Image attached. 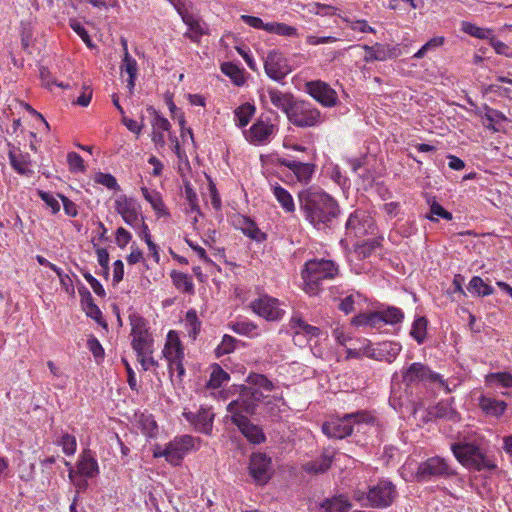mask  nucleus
I'll list each match as a JSON object with an SVG mask.
<instances>
[{
    "label": "nucleus",
    "mask_w": 512,
    "mask_h": 512,
    "mask_svg": "<svg viewBox=\"0 0 512 512\" xmlns=\"http://www.w3.org/2000/svg\"><path fill=\"white\" fill-rule=\"evenodd\" d=\"M289 327L294 333V341L301 335H303L306 340L317 338L321 335L320 328L308 324L299 313L293 314L289 321Z\"/></svg>",
    "instance_id": "aec40b11"
},
{
    "label": "nucleus",
    "mask_w": 512,
    "mask_h": 512,
    "mask_svg": "<svg viewBox=\"0 0 512 512\" xmlns=\"http://www.w3.org/2000/svg\"><path fill=\"white\" fill-rule=\"evenodd\" d=\"M9 160L13 169L19 174L30 176L33 173V171L29 168L30 160L27 154L24 155L22 153L10 151Z\"/></svg>",
    "instance_id": "2f4dec72"
},
{
    "label": "nucleus",
    "mask_w": 512,
    "mask_h": 512,
    "mask_svg": "<svg viewBox=\"0 0 512 512\" xmlns=\"http://www.w3.org/2000/svg\"><path fill=\"white\" fill-rule=\"evenodd\" d=\"M279 164L284 166L295 174L298 181L307 183L310 181L314 171L315 165L311 163H303L300 161L289 160L286 158L279 159Z\"/></svg>",
    "instance_id": "4be33fe9"
},
{
    "label": "nucleus",
    "mask_w": 512,
    "mask_h": 512,
    "mask_svg": "<svg viewBox=\"0 0 512 512\" xmlns=\"http://www.w3.org/2000/svg\"><path fill=\"white\" fill-rule=\"evenodd\" d=\"M238 393V398L228 404V412L232 415L243 413L253 415L264 398L263 393L258 389L245 385L239 386Z\"/></svg>",
    "instance_id": "0eeeda50"
},
{
    "label": "nucleus",
    "mask_w": 512,
    "mask_h": 512,
    "mask_svg": "<svg viewBox=\"0 0 512 512\" xmlns=\"http://www.w3.org/2000/svg\"><path fill=\"white\" fill-rule=\"evenodd\" d=\"M163 355L168 362L174 359L184 358V349L176 332L169 331L163 349Z\"/></svg>",
    "instance_id": "a878e982"
},
{
    "label": "nucleus",
    "mask_w": 512,
    "mask_h": 512,
    "mask_svg": "<svg viewBox=\"0 0 512 512\" xmlns=\"http://www.w3.org/2000/svg\"><path fill=\"white\" fill-rule=\"evenodd\" d=\"M143 197L151 204L152 208L159 215H168L163 200L159 192L155 190H149L146 187L141 188Z\"/></svg>",
    "instance_id": "f704fd0d"
},
{
    "label": "nucleus",
    "mask_w": 512,
    "mask_h": 512,
    "mask_svg": "<svg viewBox=\"0 0 512 512\" xmlns=\"http://www.w3.org/2000/svg\"><path fill=\"white\" fill-rule=\"evenodd\" d=\"M268 95L272 104L278 109H281L286 114V116L293 106V103L296 101L292 94L283 93L273 88L268 89Z\"/></svg>",
    "instance_id": "bb28decb"
},
{
    "label": "nucleus",
    "mask_w": 512,
    "mask_h": 512,
    "mask_svg": "<svg viewBox=\"0 0 512 512\" xmlns=\"http://www.w3.org/2000/svg\"><path fill=\"white\" fill-rule=\"evenodd\" d=\"M83 276L85 280L90 284L91 288L93 289L96 295L100 297H104L106 295L103 286L94 276H92L89 272H84Z\"/></svg>",
    "instance_id": "338daca9"
},
{
    "label": "nucleus",
    "mask_w": 512,
    "mask_h": 512,
    "mask_svg": "<svg viewBox=\"0 0 512 512\" xmlns=\"http://www.w3.org/2000/svg\"><path fill=\"white\" fill-rule=\"evenodd\" d=\"M231 329L237 334L250 336L256 331L257 325L251 321L244 320L233 323Z\"/></svg>",
    "instance_id": "4d7b16f0"
},
{
    "label": "nucleus",
    "mask_w": 512,
    "mask_h": 512,
    "mask_svg": "<svg viewBox=\"0 0 512 512\" xmlns=\"http://www.w3.org/2000/svg\"><path fill=\"white\" fill-rule=\"evenodd\" d=\"M362 295L359 292L351 293L340 300L338 309L345 314H349L355 311V305L359 304L362 300Z\"/></svg>",
    "instance_id": "a18cd8bd"
},
{
    "label": "nucleus",
    "mask_w": 512,
    "mask_h": 512,
    "mask_svg": "<svg viewBox=\"0 0 512 512\" xmlns=\"http://www.w3.org/2000/svg\"><path fill=\"white\" fill-rule=\"evenodd\" d=\"M239 228L242 232L254 241L262 242L266 239V234L263 233L256 225V223L249 217L242 216L238 219Z\"/></svg>",
    "instance_id": "c756f323"
},
{
    "label": "nucleus",
    "mask_w": 512,
    "mask_h": 512,
    "mask_svg": "<svg viewBox=\"0 0 512 512\" xmlns=\"http://www.w3.org/2000/svg\"><path fill=\"white\" fill-rule=\"evenodd\" d=\"M247 383L249 387L255 389H264L265 391H272L274 389L273 383L263 374L250 373L247 377Z\"/></svg>",
    "instance_id": "a19ab883"
},
{
    "label": "nucleus",
    "mask_w": 512,
    "mask_h": 512,
    "mask_svg": "<svg viewBox=\"0 0 512 512\" xmlns=\"http://www.w3.org/2000/svg\"><path fill=\"white\" fill-rule=\"evenodd\" d=\"M185 325L188 332V335L192 339H196L198 333L200 332L201 322L198 319L197 313L195 310L191 309L186 313Z\"/></svg>",
    "instance_id": "49530a36"
},
{
    "label": "nucleus",
    "mask_w": 512,
    "mask_h": 512,
    "mask_svg": "<svg viewBox=\"0 0 512 512\" xmlns=\"http://www.w3.org/2000/svg\"><path fill=\"white\" fill-rule=\"evenodd\" d=\"M351 324L356 327H369L372 329H380L383 326V319L379 311L359 313L351 319Z\"/></svg>",
    "instance_id": "cd10ccee"
},
{
    "label": "nucleus",
    "mask_w": 512,
    "mask_h": 512,
    "mask_svg": "<svg viewBox=\"0 0 512 512\" xmlns=\"http://www.w3.org/2000/svg\"><path fill=\"white\" fill-rule=\"evenodd\" d=\"M429 413L435 418L455 419L457 417V413L445 404L436 405Z\"/></svg>",
    "instance_id": "bf43d9fd"
},
{
    "label": "nucleus",
    "mask_w": 512,
    "mask_h": 512,
    "mask_svg": "<svg viewBox=\"0 0 512 512\" xmlns=\"http://www.w3.org/2000/svg\"><path fill=\"white\" fill-rule=\"evenodd\" d=\"M485 109L487 111L485 113V118L489 122L486 125V128L489 130H492L494 132L499 131V129L497 127H495L494 123L498 122V121H506L507 120L506 116L501 111L490 108L488 106H486Z\"/></svg>",
    "instance_id": "3c124183"
},
{
    "label": "nucleus",
    "mask_w": 512,
    "mask_h": 512,
    "mask_svg": "<svg viewBox=\"0 0 512 512\" xmlns=\"http://www.w3.org/2000/svg\"><path fill=\"white\" fill-rule=\"evenodd\" d=\"M456 475V471L445 459L435 456L428 458L419 464L416 477L418 481H428L433 477H450Z\"/></svg>",
    "instance_id": "1a4fd4ad"
},
{
    "label": "nucleus",
    "mask_w": 512,
    "mask_h": 512,
    "mask_svg": "<svg viewBox=\"0 0 512 512\" xmlns=\"http://www.w3.org/2000/svg\"><path fill=\"white\" fill-rule=\"evenodd\" d=\"M305 90L324 107H334L339 102L337 92L324 81H309L305 84Z\"/></svg>",
    "instance_id": "f8f14e48"
},
{
    "label": "nucleus",
    "mask_w": 512,
    "mask_h": 512,
    "mask_svg": "<svg viewBox=\"0 0 512 512\" xmlns=\"http://www.w3.org/2000/svg\"><path fill=\"white\" fill-rule=\"evenodd\" d=\"M151 345L148 333L133 336L132 347L138 357L151 353Z\"/></svg>",
    "instance_id": "79ce46f5"
},
{
    "label": "nucleus",
    "mask_w": 512,
    "mask_h": 512,
    "mask_svg": "<svg viewBox=\"0 0 512 512\" xmlns=\"http://www.w3.org/2000/svg\"><path fill=\"white\" fill-rule=\"evenodd\" d=\"M142 430L147 436H154L157 432V424L152 416H142L141 419Z\"/></svg>",
    "instance_id": "0e129e2a"
},
{
    "label": "nucleus",
    "mask_w": 512,
    "mask_h": 512,
    "mask_svg": "<svg viewBox=\"0 0 512 512\" xmlns=\"http://www.w3.org/2000/svg\"><path fill=\"white\" fill-rule=\"evenodd\" d=\"M95 181L99 184L104 185L108 189L119 190L120 187L116 181V178L108 173L99 172L95 175Z\"/></svg>",
    "instance_id": "052dcab7"
},
{
    "label": "nucleus",
    "mask_w": 512,
    "mask_h": 512,
    "mask_svg": "<svg viewBox=\"0 0 512 512\" xmlns=\"http://www.w3.org/2000/svg\"><path fill=\"white\" fill-rule=\"evenodd\" d=\"M376 419L367 411L345 414L322 425V432L329 438L343 439L350 436L355 428L359 432L363 425H374Z\"/></svg>",
    "instance_id": "7ed1b4c3"
},
{
    "label": "nucleus",
    "mask_w": 512,
    "mask_h": 512,
    "mask_svg": "<svg viewBox=\"0 0 512 512\" xmlns=\"http://www.w3.org/2000/svg\"><path fill=\"white\" fill-rule=\"evenodd\" d=\"M379 314L383 319V325H395L401 323L404 319V313L402 310L394 306H389L386 309L380 310Z\"/></svg>",
    "instance_id": "ea45409f"
},
{
    "label": "nucleus",
    "mask_w": 512,
    "mask_h": 512,
    "mask_svg": "<svg viewBox=\"0 0 512 512\" xmlns=\"http://www.w3.org/2000/svg\"><path fill=\"white\" fill-rule=\"evenodd\" d=\"M78 292L81 297V303L85 307L87 316L94 319L98 324L106 328L107 323L103 320L102 312L94 303L90 291L83 284H81V286L78 287Z\"/></svg>",
    "instance_id": "5701e85b"
},
{
    "label": "nucleus",
    "mask_w": 512,
    "mask_h": 512,
    "mask_svg": "<svg viewBox=\"0 0 512 512\" xmlns=\"http://www.w3.org/2000/svg\"><path fill=\"white\" fill-rule=\"evenodd\" d=\"M124 49H125V55L123 58V63L121 66L122 72H126L131 78H136V72H137V62L135 59H133L126 47V42L124 41Z\"/></svg>",
    "instance_id": "13d9d810"
},
{
    "label": "nucleus",
    "mask_w": 512,
    "mask_h": 512,
    "mask_svg": "<svg viewBox=\"0 0 512 512\" xmlns=\"http://www.w3.org/2000/svg\"><path fill=\"white\" fill-rule=\"evenodd\" d=\"M479 406L486 415L493 417L501 416L507 408L506 402L488 396L480 398Z\"/></svg>",
    "instance_id": "c85d7f7f"
},
{
    "label": "nucleus",
    "mask_w": 512,
    "mask_h": 512,
    "mask_svg": "<svg viewBox=\"0 0 512 512\" xmlns=\"http://www.w3.org/2000/svg\"><path fill=\"white\" fill-rule=\"evenodd\" d=\"M185 197L188 201L191 211L199 212L198 206V196L196 192L193 190L190 184H185Z\"/></svg>",
    "instance_id": "69168bd1"
},
{
    "label": "nucleus",
    "mask_w": 512,
    "mask_h": 512,
    "mask_svg": "<svg viewBox=\"0 0 512 512\" xmlns=\"http://www.w3.org/2000/svg\"><path fill=\"white\" fill-rule=\"evenodd\" d=\"M401 345L397 342L385 341L377 344L367 355L378 361L393 362L401 352Z\"/></svg>",
    "instance_id": "412c9836"
},
{
    "label": "nucleus",
    "mask_w": 512,
    "mask_h": 512,
    "mask_svg": "<svg viewBox=\"0 0 512 512\" xmlns=\"http://www.w3.org/2000/svg\"><path fill=\"white\" fill-rule=\"evenodd\" d=\"M287 119L300 128L317 126L322 122L321 112L310 102L296 100L291 107Z\"/></svg>",
    "instance_id": "423d86ee"
},
{
    "label": "nucleus",
    "mask_w": 512,
    "mask_h": 512,
    "mask_svg": "<svg viewBox=\"0 0 512 512\" xmlns=\"http://www.w3.org/2000/svg\"><path fill=\"white\" fill-rule=\"evenodd\" d=\"M326 512H348L351 504L344 496L327 499L322 505Z\"/></svg>",
    "instance_id": "4c0bfd02"
},
{
    "label": "nucleus",
    "mask_w": 512,
    "mask_h": 512,
    "mask_svg": "<svg viewBox=\"0 0 512 512\" xmlns=\"http://www.w3.org/2000/svg\"><path fill=\"white\" fill-rule=\"evenodd\" d=\"M115 210L129 226L136 228L139 220L140 205L134 198L120 195L115 200Z\"/></svg>",
    "instance_id": "f3484780"
},
{
    "label": "nucleus",
    "mask_w": 512,
    "mask_h": 512,
    "mask_svg": "<svg viewBox=\"0 0 512 512\" xmlns=\"http://www.w3.org/2000/svg\"><path fill=\"white\" fill-rule=\"evenodd\" d=\"M67 162L72 172H82L85 169L84 160L76 152H69L67 155Z\"/></svg>",
    "instance_id": "680f3d73"
},
{
    "label": "nucleus",
    "mask_w": 512,
    "mask_h": 512,
    "mask_svg": "<svg viewBox=\"0 0 512 512\" xmlns=\"http://www.w3.org/2000/svg\"><path fill=\"white\" fill-rule=\"evenodd\" d=\"M130 324L132 326V336L148 333L145 319L137 313L129 315Z\"/></svg>",
    "instance_id": "5fc2aeb1"
},
{
    "label": "nucleus",
    "mask_w": 512,
    "mask_h": 512,
    "mask_svg": "<svg viewBox=\"0 0 512 512\" xmlns=\"http://www.w3.org/2000/svg\"><path fill=\"white\" fill-rule=\"evenodd\" d=\"M265 31L269 33H275L281 36H297V29L293 26H289L285 23L271 22L265 27Z\"/></svg>",
    "instance_id": "09e8293b"
},
{
    "label": "nucleus",
    "mask_w": 512,
    "mask_h": 512,
    "mask_svg": "<svg viewBox=\"0 0 512 512\" xmlns=\"http://www.w3.org/2000/svg\"><path fill=\"white\" fill-rule=\"evenodd\" d=\"M78 474L85 478H94L99 474L97 460L91 450H84L77 462Z\"/></svg>",
    "instance_id": "b1692460"
},
{
    "label": "nucleus",
    "mask_w": 512,
    "mask_h": 512,
    "mask_svg": "<svg viewBox=\"0 0 512 512\" xmlns=\"http://www.w3.org/2000/svg\"><path fill=\"white\" fill-rule=\"evenodd\" d=\"M428 321L425 317H417L412 324L410 335L418 344H422L426 338Z\"/></svg>",
    "instance_id": "58836bf2"
},
{
    "label": "nucleus",
    "mask_w": 512,
    "mask_h": 512,
    "mask_svg": "<svg viewBox=\"0 0 512 512\" xmlns=\"http://www.w3.org/2000/svg\"><path fill=\"white\" fill-rule=\"evenodd\" d=\"M337 274L338 267L331 260L313 259L307 261L302 270L305 292L310 295L318 294L321 281L332 279Z\"/></svg>",
    "instance_id": "39448f33"
},
{
    "label": "nucleus",
    "mask_w": 512,
    "mask_h": 512,
    "mask_svg": "<svg viewBox=\"0 0 512 512\" xmlns=\"http://www.w3.org/2000/svg\"><path fill=\"white\" fill-rule=\"evenodd\" d=\"M333 459L334 453L324 450L319 457L306 462L303 465V470L308 474H323L330 469Z\"/></svg>",
    "instance_id": "393cba45"
},
{
    "label": "nucleus",
    "mask_w": 512,
    "mask_h": 512,
    "mask_svg": "<svg viewBox=\"0 0 512 512\" xmlns=\"http://www.w3.org/2000/svg\"><path fill=\"white\" fill-rule=\"evenodd\" d=\"M277 127L271 122L269 117H259L249 130L245 131L246 140L254 145L267 144Z\"/></svg>",
    "instance_id": "9b49d317"
},
{
    "label": "nucleus",
    "mask_w": 512,
    "mask_h": 512,
    "mask_svg": "<svg viewBox=\"0 0 512 512\" xmlns=\"http://www.w3.org/2000/svg\"><path fill=\"white\" fill-rule=\"evenodd\" d=\"M237 340L230 336L224 335L220 345L217 347L218 354H228L234 351Z\"/></svg>",
    "instance_id": "e2e57ef3"
},
{
    "label": "nucleus",
    "mask_w": 512,
    "mask_h": 512,
    "mask_svg": "<svg viewBox=\"0 0 512 512\" xmlns=\"http://www.w3.org/2000/svg\"><path fill=\"white\" fill-rule=\"evenodd\" d=\"M467 290L473 295L484 297L494 293V288L489 284L485 283L484 280L479 276L471 278L467 285Z\"/></svg>",
    "instance_id": "473e14b6"
},
{
    "label": "nucleus",
    "mask_w": 512,
    "mask_h": 512,
    "mask_svg": "<svg viewBox=\"0 0 512 512\" xmlns=\"http://www.w3.org/2000/svg\"><path fill=\"white\" fill-rule=\"evenodd\" d=\"M229 379V374L226 371H224L219 365L216 364L210 375L208 385L209 387L216 389L221 387Z\"/></svg>",
    "instance_id": "8fccbe9b"
},
{
    "label": "nucleus",
    "mask_w": 512,
    "mask_h": 512,
    "mask_svg": "<svg viewBox=\"0 0 512 512\" xmlns=\"http://www.w3.org/2000/svg\"><path fill=\"white\" fill-rule=\"evenodd\" d=\"M183 416L189 421L197 431L209 434L212 430L213 413L207 408H200L197 413L184 412Z\"/></svg>",
    "instance_id": "6ab92c4d"
},
{
    "label": "nucleus",
    "mask_w": 512,
    "mask_h": 512,
    "mask_svg": "<svg viewBox=\"0 0 512 512\" xmlns=\"http://www.w3.org/2000/svg\"><path fill=\"white\" fill-rule=\"evenodd\" d=\"M403 382L406 385H413L420 382H437L440 376L434 373L430 368L420 362L412 363L402 372Z\"/></svg>",
    "instance_id": "dca6fc26"
},
{
    "label": "nucleus",
    "mask_w": 512,
    "mask_h": 512,
    "mask_svg": "<svg viewBox=\"0 0 512 512\" xmlns=\"http://www.w3.org/2000/svg\"><path fill=\"white\" fill-rule=\"evenodd\" d=\"M300 210L317 230L331 229L340 215L338 202L328 193L308 188L298 194Z\"/></svg>",
    "instance_id": "f257e3e1"
},
{
    "label": "nucleus",
    "mask_w": 512,
    "mask_h": 512,
    "mask_svg": "<svg viewBox=\"0 0 512 512\" xmlns=\"http://www.w3.org/2000/svg\"><path fill=\"white\" fill-rule=\"evenodd\" d=\"M255 106L251 103H244L235 110L236 124L240 128L248 125L255 113Z\"/></svg>",
    "instance_id": "e433bc0d"
},
{
    "label": "nucleus",
    "mask_w": 512,
    "mask_h": 512,
    "mask_svg": "<svg viewBox=\"0 0 512 512\" xmlns=\"http://www.w3.org/2000/svg\"><path fill=\"white\" fill-rule=\"evenodd\" d=\"M170 277L177 290L188 295H193L195 293L194 284L190 275L173 270L170 273Z\"/></svg>",
    "instance_id": "7c9ffc66"
},
{
    "label": "nucleus",
    "mask_w": 512,
    "mask_h": 512,
    "mask_svg": "<svg viewBox=\"0 0 512 512\" xmlns=\"http://www.w3.org/2000/svg\"><path fill=\"white\" fill-rule=\"evenodd\" d=\"M254 313L268 321H276L282 318L284 311L279 307V301L268 295H262L250 303Z\"/></svg>",
    "instance_id": "4468645a"
},
{
    "label": "nucleus",
    "mask_w": 512,
    "mask_h": 512,
    "mask_svg": "<svg viewBox=\"0 0 512 512\" xmlns=\"http://www.w3.org/2000/svg\"><path fill=\"white\" fill-rule=\"evenodd\" d=\"M484 439L476 432L459 434L450 449L456 460L465 468L474 471H493L497 468L483 447Z\"/></svg>",
    "instance_id": "f03ea898"
},
{
    "label": "nucleus",
    "mask_w": 512,
    "mask_h": 512,
    "mask_svg": "<svg viewBox=\"0 0 512 512\" xmlns=\"http://www.w3.org/2000/svg\"><path fill=\"white\" fill-rule=\"evenodd\" d=\"M438 217H441L448 221L452 220V214L434 200L430 204V215L428 216V218L431 221H438Z\"/></svg>",
    "instance_id": "6e6d98bb"
},
{
    "label": "nucleus",
    "mask_w": 512,
    "mask_h": 512,
    "mask_svg": "<svg viewBox=\"0 0 512 512\" xmlns=\"http://www.w3.org/2000/svg\"><path fill=\"white\" fill-rule=\"evenodd\" d=\"M232 422L239 428L247 440L253 444H260L265 441V435L262 429L251 423L244 414H236L231 417Z\"/></svg>",
    "instance_id": "a211bd4d"
},
{
    "label": "nucleus",
    "mask_w": 512,
    "mask_h": 512,
    "mask_svg": "<svg viewBox=\"0 0 512 512\" xmlns=\"http://www.w3.org/2000/svg\"><path fill=\"white\" fill-rule=\"evenodd\" d=\"M194 448V438L190 435L176 437L170 441L161 452H155V457H164L172 465H180L184 456Z\"/></svg>",
    "instance_id": "6e6552de"
},
{
    "label": "nucleus",
    "mask_w": 512,
    "mask_h": 512,
    "mask_svg": "<svg viewBox=\"0 0 512 512\" xmlns=\"http://www.w3.org/2000/svg\"><path fill=\"white\" fill-rule=\"evenodd\" d=\"M249 473L257 484H266L273 475L271 458L264 453H253L250 457Z\"/></svg>",
    "instance_id": "ddd939ff"
},
{
    "label": "nucleus",
    "mask_w": 512,
    "mask_h": 512,
    "mask_svg": "<svg viewBox=\"0 0 512 512\" xmlns=\"http://www.w3.org/2000/svg\"><path fill=\"white\" fill-rule=\"evenodd\" d=\"M57 444L62 447L63 452L68 456L73 455L76 452V438L71 434L64 433L57 441Z\"/></svg>",
    "instance_id": "603ef678"
},
{
    "label": "nucleus",
    "mask_w": 512,
    "mask_h": 512,
    "mask_svg": "<svg viewBox=\"0 0 512 512\" xmlns=\"http://www.w3.org/2000/svg\"><path fill=\"white\" fill-rule=\"evenodd\" d=\"M461 29L466 34L479 39H489L493 33L491 29L481 28L467 21L461 23Z\"/></svg>",
    "instance_id": "37998d69"
},
{
    "label": "nucleus",
    "mask_w": 512,
    "mask_h": 512,
    "mask_svg": "<svg viewBox=\"0 0 512 512\" xmlns=\"http://www.w3.org/2000/svg\"><path fill=\"white\" fill-rule=\"evenodd\" d=\"M381 245V240L378 238L367 239L363 243L355 247V252L361 258L369 257Z\"/></svg>",
    "instance_id": "c03bdc74"
},
{
    "label": "nucleus",
    "mask_w": 512,
    "mask_h": 512,
    "mask_svg": "<svg viewBox=\"0 0 512 512\" xmlns=\"http://www.w3.org/2000/svg\"><path fill=\"white\" fill-rule=\"evenodd\" d=\"M273 194L281 207L288 213L295 211V204L291 194L280 185L273 186Z\"/></svg>",
    "instance_id": "c9c22d12"
},
{
    "label": "nucleus",
    "mask_w": 512,
    "mask_h": 512,
    "mask_svg": "<svg viewBox=\"0 0 512 512\" xmlns=\"http://www.w3.org/2000/svg\"><path fill=\"white\" fill-rule=\"evenodd\" d=\"M221 71L230 77L236 85L240 86L244 83L242 70L237 65L225 62L221 65Z\"/></svg>",
    "instance_id": "de8ad7c7"
},
{
    "label": "nucleus",
    "mask_w": 512,
    "mask_h": 512,
    "mask_svg": "<svg viewBox=\"0 0 512 512\" xmlns=\"http://www.w3.org/2000/svg\"><path fill=\"white\" fill-rule=\"evenodd\" d=\"M486 381L491 384L498 383L503 387L509 388L512 387V374L508 372L490 373L487 375Z\"/></svg>",
    "instance_id": "864d4df0"
},
{
    "label": "nucleus",
    "mask_w": 512,
    "mask_h": 512,
    "mask_svg": "<svg viewBox=\"0 0 512 512\" xmlns=\"http://www.w3.org/2000/svg\"><path fill=\"white\" fill-rule=\"evenodd\" d=\"M56 274L59 277L60 284L62 288L65 290V292L68 293L69 295H74L75 289L72 279L67 274H64L60 268L56 272Z\"/></svg>",
    "instance_id": "774afa93"
},
{
    "label": "nucleus",
    "mask_w": 512,
    "mask_h": 512,
    "mask_svg": "<svg viewBox=\"0 0 512 512\" xmlns=\"http://www.w3.org/2000/svg\"><path fill=\"white\" fill-rule=\"evenodd\" d=\"M354 499L362 506L376 509L390 507L398 497V491L390 480L380 479L368 487V491H355Z\"/></svg>",
    "instance_id": "20e7f679"
},
{
    "label": "nucleus",
    "mask_w": 512,
    "mask_h": 512,
    "mask_svg": "<svg viewBox=\"0 0 512 512\" xmlns=\"http://www.w3.org/2000/svg\"><path fill=\"white\" fill-rule=\"evenodd\" d=\"M375 55L377 56V61H385L387 59L397 58L401 55V49L398 45H387L382 43H376L373 45Z\"/></svg>",
    "instance_id": "72a5a7b5"
},
{
    "label": "nucleus",
    "mask_w": 512,
    "mask_h": 512,
    "mask_svg": "<svg viewBox=\"0 0 512 512\" xmlns=\"http://www.w3.org/2000/svg\"><path fill=\"white\" fill-rule=\"evenodd\" d=\"M345 230L348 237L360 238L373 234L375 223L368 212L357 209L349 215L345 224Z\"/></svg>",
    "instance_id": "9d476101"
},
{
    "label": "nucleus",
    "mask_w": 512,
    "mask_h": 512,
    "mask_svg": "<svg viewBox=\"0 0 512 512\" xmlns=\"http://www.w3.org/2000/svg\"><path fill=\"white\" fill-rule=\"evenodd\" d=\"M264 68L266 74L275 81L283 80L291 72L287 59L276 50L268 53Z\"/></svg>",
    "instance_id": "2eb2a0df"
}]
</instances>
